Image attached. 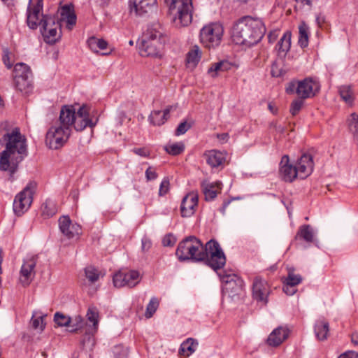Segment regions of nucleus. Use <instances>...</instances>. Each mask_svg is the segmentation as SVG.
I'll return each instance as SVG.
<instances>
[{"instance_id": "nucleus-28", "label": "nucleus", "mask_w": 358, "mask_h": 358, "mask_svg": "<svg viewBox=\"0 0 358 358\" xmlns=\"http://www.w3.org/2000/svg\"><path fill=\"white\" fill-rule=\"evenodd\" d=\"M172 108L171 106H169L163 111L159 110L152 111L149 116L150 122L156 126H161L164 124L169 118Z\"/></svg>"}, {"instance_id": "nucleus-12", "label": "nucleus", "mask_w": 358, "mask_h": 358, "mask_svg": "<svg viewBox=\"0 0 358 358\" xmlns=\"http://www.w3.org/2000/svg\"><path fill=\"white\" fill-rule=\"evenodd\" d=\"M165 43L166 41L143 37L139 47L140 55L143 57H161Z\"/></svg>"}, {"instance_id": "nucleus-57", "label": "nucleus", "mask_w": 358, "mask_h": 358, "mask_svg": "<svg viewBox=\"0 0 358 358\" xmlns=\"http://www.w3.org/2000/svg\"><path fill=\"white\" fill-rule=\"evenodd\" d=\"M145 177L148 180H154L157 178V173L153 168L149 167L145 171Z\"/></svg>"}, {"instance_id": "nucleus-60", "label": "nucleus", "mask_w": 358, "mask_h": 358, "mask_svg": "<svg viewBox=\"0 0 358 358\" xmlns=\"http://www.w3.org/2000/svg\"><path fill=\"white\" fill-rule=\"evenodd\" d=\"M278 30L271 31L268 35V42L271 43H274L278 36Z\"/></svg>"}, {"instance_id": "nucleus-13", "label": "nucleus", "mask_w": 358, "mask_h": 358, "mask_svg": "<svg viewBox=\"0 0 358 358\" xmlns=\"http://www.w3.org/2000/svg\"><path fill=\"white\" fill-rule=\"evenodd\" d=\"M38 256H27L24 260L20 269V282L23 285H29L35 275V267L37 263Z\"/></svg>"}, {"instance_id": "nucleus-44", "label": "nucleus", "mask_w": 358, "mask_h": 358, "mask_svg": "<svg viewBox=\"0 0 358 358\" xmlns=\"http://www.w3.org/2000/svg\"><path fill=\"white\" fill-rule=\"evenodd\" d=\"M301 281L302 277L299 274H295L294 268H289L287 276L283 282H286L291 285L296 286L299 284H300Z\"/></svg>"}, {"instance_id": "nucleus-20", "label": "nucleus", "mask_w": 358, "mask_h": 358, "mask_svg": "<svg viewBox=\"0 0 358 358\" xmlns=\"http://www.w3.org/2000/svg\"><path fill=\"white\" fill-rule=\"evenodd\" d=\"M268 294V286L266 281L259 277H256L252 285L253 298L258 301L266 303Z\"/></svg>"}, {"instance_id": "nucleus-19", "label": "nucleus", "mask_w": 358, "mask_h": 358, "mask_svg": "<svg viewBox=\"0 0 358 358\" xmlns=\"http://www.w3.org/2000/svg\"><path fill=\"white\" fill-rule=\"evenodd\" d=\"M280 176L285 182H292L297 177L296 166L289 163V159L287 155H284L280 162Z\"/></svg>"}, {"instance_id": "nucleus-55", "label": "nucleus", "mask_w": 358, "mask_h": 358, "mask_svg": "<svg viewBox=\"0 0 358 358\" xmlns=\"http://www.w3.org/2000/svg\"><path fill=\"white\" fill-rule=\"evenodd\" d=\"M175 243L176 238L171 234L165 236L162 240V243L164 246H173L175 244Z\"/></svg>"}, {"instance_id": "nucleus-42", "label": "nucleus", "mask_w": 358, "mask_h": 358, "mask_svg": "<svg viewBox=\"0 0 358 358\" xmlns=\"http://www.w3.org/2000/svg\"><path fill=\"white\" fill-rule=\"evenodd\" d=\"M201 52L197 45H194L187 53V62L189 64L196 65L200 60Z\"/></svg>"}, {"instance_id": "nucleus-5", "label": "nucleus", "mask_w": 358, "mask_h": 358, "mask_svg": "<svg viewBox=\"0 0 358 358\" xmlns=\"http://www.w3.org/2000/svg\"><path fill=\"white\" fill-rule=\"evenodd\" d=\"M171 10L176 9L174 22L176 26L187 27L192 21V0H165Z\"/></svg>"}, {"instance_id": "nucleus-32", "label": "nucleus", "mask_w": 358, "mask_h": 358, "mask_svg": "<svg viewBox=\"0 0 358 358\" xmlns=\"http://www.w3.org/2000/svg\"><path fill=\"white\" fill-rule=\"evenodd\" d=\"M61 20H66V26L71 29L73 26L76 23V16L74 13L73 8L68 5L64 6L60 11Z\"/></svg>"}, {"instance_id": "nucleus-41", "label": "nucleus", "mask_w": 358, "mask_h": 358, "mask_svg": "<svg viewBox=\"0 0 358 358\" xmlns=\"http://www.w3.org/2000/svg\"><path fill=\"white\" fill-rule=\"evenodd\" d=\"M341 99L348 104H352L354 101L353 92L350 86L343 85L338 90Z\"/></svg>"}, {"instance_id": "nucleus-52", "label": "nucleus", "mask_w": 358, "mask_h": 358, "mask_svg": "<svg viewBox=\"0 0 358 358\" xmlns=\"http://www.w3.org/2000/svg\"><path fill=\"white\" fill-rule=\"evenodd\" d=\"M192 125V122L187 123L185 121L180 123L176 130V135L180 136L185 134L191 128Z\"/></svg>"}, {"instance_id": "nucleus-64", "label": "nucleus", "mask_w": 358, "mask_h": 358, "mask_svg": "<svg viewBox=\"0 0 358 358\" xmlns=\"http://www.w3.org/2000/svg\"><path fill=\"white\" fill-rule=\"evenodd\" d=\"M217 137L222 141H227L228 139L229 135L227 133H224L222 134H219Z\"/></svg>"}, {"instance_id": "nucleus-14", "label": "nucleus", "mask_w": 358, "mask_h": 358, "mask_svg": "<svg viewBox=\"0 0 358 358\" xmlns=\"http://www.w3.org/2000/svg\"><path fill=\"white\" fill-rule=\"evenodd\" d=\"M96 122L97 120L94 122L90 119L89 110L86 106L83 105L76 112V118L73 126L76 131H83L87 127H94Z\"/></svg>"}, {"instance_id": "nucleus-58", "label": "nucleus", "mask_w": 358, "mask_h": 358, "mask_svg": "<svg viewBox=\"0 0 358 358\" xmlns=\"http://www.w3.org/2000/svg\"><path fill=\"white\" fill-rule=\"evenodd\" d=\"M151 246H152V242L148 238L144 237L142 238L141 249L143 252L148 251L150 249Z\"/></svg>"}, {"instance_id": "nucleus-24", "label": "nucleus", "mask_w": 358, "mask_h": 358, "mask_svg": "<svg viewBox=\"0 0 358 358\" xmlns=\"http://www.w3.org/2000/svg\"><path fill=\"white\" fill-rule=\"evenodd\" d=\"M143 37L152 40L167 41V36L165 34L164 29L159 22H155L149 25Z\"/></svg>"}, {"instance_id": "nucleus-59", "label": "nucleus", "mask_w": 358, "mask_h": 358, "mask_svg": "<svg viewBox=\"0 0 358 358\" xmlns=\"http://www.w3.org/2000/svg\"><path fill=\"white\" fill-rule=\"evenodd\" d=\"M133 152L135 154H136V155H138L139 156H141V157H148V156H149V154H150L149 152L146 149L142 148H134L133 150Z\"/></svg>"}, {"instance_id": "nucleus-63", "label": "nucleus", "mask_w": 358, "mask_h": 358, "mask_svg": "<svg viewBox=\"0 0 358 358\" xmlns=\"http://www.w3.org/2000/svg\"><path fill=\"white\" fill-rule=\"evenodd\" d=\"M268 108L272 113L273 114L277 113V108L275 106V105L273 103H268Z\"/></svg>"}, {"instance_id": "nucleus-45", "label": "nucleus", "mask_w": 358, "mask_h": 358, "mask_svg": "<svg viewBox=\"0 0 358 358\" xmlns=\"http://www.w3.org/2000/svg\"><path fill=\"white\" fill-rule=\"evenodd\" d=\"M184 150L185 145L181 142L168 144L165 146V150L171 155H180Z\"/></svg>"}, {"instance_id": "nucleus-35", "label": "nucleus", "mask_w": 358, "mask_h": 358, "mask_svg": "<svg viewBox=\"0 0 358 358\" xmlns=\"http://www.w3.org/2000/svg\"><path fill=\"white\" fill-rule=\"evenodd\" d=\"M197 346L198 342L194 338H189L180 345V354L188 357L195 352Z\"/></svg>"}, {"instance_id": "nucleus-47", "label": "nucleus", "mask_w": 358, "mask_h": 358, "mask_svg": "<svg viewBox=\"0 0 358 358\" xmlns=\"http://www.w3.org/2000/svg\"><path fill=\"white\" fill-rule=\"evenodd\" d=\"M54 321L59 327H69L71 323L70 317L59 312L55 314Z\"/></svg>"}, {"instance_id": "nucleus-46", "label": "nucleus", "mask_w": 358, "mask_h": 358, "mask_svg": "<svg viewBox=\"0 0 358 358\" xmlns=\"http://www.w3.org/2000/svg\"><path fill=\"white\" fill-rule=\"evenodd\" d=\"M159 304V301L157 298L152 297L151 298L149 303L148 304L146 307V310L145 315L147 318H150L152 317L154 313L156 312L157 309L158 308Z\"/></svg>"}, {"instance_id": "nucleus-53", "label": "nucleus", "mask_w": 358, "mask_h": 358, "mask_svg": "<svg viewBox=\"0 0 358 358\" xmlns=\"http://www.w3.org/2000/svg\"><path fill=\"white\" fill-rule=\"evenodd\" d=\"M169 189V180L168 178H164L162 181L159 189V196H164L165 195Z\"/></svg>"}, {"instance_id": "nucleus-61", "label": "nucleus", "mask_w": 358, "mask_h": 358, "mask_svg": "<svg viewBox=\"0 0 358 358\" xmlns=\"http://www.w3.org/2000/svg\"><path fill=\"white\" fill-rule=\"evenodd\" d=\"M3 62L8 69H11L13 64L10 61V57L8 52H6L3 56Z\"/></svg>"}, {"instance_id": "nucleus-8", "label": "nucleus", "mask_w": 358, "mask_h": 358, "mask_svg": "<svg viewBox=\"0 0 358 358\" xmlns=\"http://www.w3.org/2000/svg\"><path fill=\"white\" fill-rule=\"evenodd\" d=\"M36 189V183L31 181L15 196L13 202V211L15 215L21 216L28 210L33 201V195Z\"/></svg>"}, {"instance_id": "nucleus-23", "label": "nucleus", "mask_w": 358, "mask_h": 358, "mask_svg": "<svg viewBox=\"0 0 358 358\" xmlns=\"http://www.w3.org/2000/svg\"><path fill=\"white\" fill-rule=\"evenodd\" d=\"M289 336V330L284 327H278L273 330L266 339V343L271 347H278Z\"/></svg>"}, {"instance_id": "nucleus-25", "label": "nucleus", "mask_w": 358, "mask_h": 358, "mask_svg": "<svg viewBox=\"0 0 358 358\" xmlns=\"http://www.w3.org/2000/svg\"><path fill=\"white\" fill-rule=\"evenodd\" d=\"M222 184L220 181L215 182H210L208 181H203L201 183V188L203 193L205 195L206 200L214 199L217 193L222 189Z\"/></svg>"}, {"instance_id": "nucleus-43", "label": "nucleus", "mask_w": 358, "mask_h": 358, "mask_svg": "<svg viewBox=\"0 0 358 358\" xmlns=\"http://www.w3.org/2000/svg\"><path fill=\"white\" fill-rule=\"evenodd\" d=\"M86 278L91 282H96L100 277L101 273L93 266H88L85 268Z\"/></svg>"}, {"instance_id": "nucleus-29", "label": "nucleus", "mask_w": 358, "mask_h": 358, "mask_svg": "<svg viewBox=\"0 0 358 358\" xmlns=\"http://www.w3.org/2000/svg\"><path fill=\"white\" fill-rule=\"evenodd\" d=\"M207 163L211 167H218L225 161L226 155L224 152L212 150L205 153Z\"/></svg>"}, {"instance_id": "nucleus-22", "label": "nucleus", "mask_w": 358, "mask_h": 358, "mask_svg": "<svg viewBox=\"0 0 358 358\" xmlns=\"http://www.w3.org/2000/svg\"><path fill=\"white\" fill-rule=\"evenodd\" d=\"M76 118V110L71 106H64L60 110L59 117L55 123L71 130Z\"/></svg>"}, {"instance_id": "nucleus-54", "label": "nucleus", "mask_w": 358, "mask_h": 358, "mask_svg": "<svg viewBox=\"0 0 358 358\" xmlns=\"http://www.w3.org/2000/svg\"><path fill=\"white\" fill-rule=\"evenodd\" d=\"M285 73V71L279 69L277 62H275L272 64L271 66V74L273 77H280L282 76Z\"/></svg>"}, {"instance_id": "nucleus-18", "label": "nucleus", "mask_w": 358, "mask_h": 358, "mask_svg": "<svg viewBox=\"0 0 358 358\" xmlns=\"http://www.w3.org/2000/svg\"><path fill=\"white\" fill-rule=\"evenodd\" d=\"M32 0H29L27 8V22L29 28L36 29L40 24L39 15L43 8V0H37L36 4L31 5Z\"/></svg>"}, {"instance_id": "nucleus-36", "label": "nucleus", "mask_w": 358, "mask_h": 358, "mask_svg": "<svg viewBox=\"0 0 358 358\" xmlns=\"http://www.w3.org/2000/svg\"><path fill=\"white\" fill-rule=\"evenodd\" d=\"M309 27L302 22L299 26V40L298 44L301 48H305L308 45Z\"/></svg>"}, {"instance_id": "nucleus-27", "label": "nucleus", "mask_w": 358, "mask_h": 358, "mask_svg": "<svg viewBox=\"0 0 358 358\" xmlns=\"http://www.w3.org/2000/svg\"><path fill=\"white\" fill-rule=\"evenodd\" d=\"M291 32L289 31H287L278 42L275 49L279 57H285L287 53L289 52L291 47Z\"/></svg>"}, {"instance_id": "nucleus-3", "label": "nucleus", "mask_w": 358, "mask_h": 358, "mask_svg": "<svg viewBox=\"0 0 358 358\" xmlns=\"http://www.w3.org/2000/svg\"><path fill=\"white\" fill-rule=\"evenodd\" d=\"M264 32L265 27L260 20L247 16L234 26L231 38L236 44L251 47L261 41Z\"/></svg>"}, {"instance_id": "nucleus-48", "label": "nucleus", "mask_w": 358, "mask_h": 358, "mask_svg": "<svg viewBox=\"0 0 358 358\" xmlns=\"http://www.w3.org/2000/svg\"><path fill=\"white\" fill-rule=\"evenodd\" d=\"M349 128L354 136L358 139V115L352 113L349 120Z\"/></svg>"}, {"instance_id": "nucleus-31", "label": "nucleus", "mask_w": 358, "mask_h": 358, "mask_svg": "<svg viewBox=\"0 0 358 358\" xmlns=\"http://www.w3.org/2000/svg\"><path fill=\"white\" fill-rule=\"evenodd\" d=\"M13 83L16 90L24 94H29L34 88L33 77H28L27 76L23 78L13 79Z\"/></svg>"}, {"instance_id": "nucleus-9", "label": "nucleus", "mask_w": 358, "mask_h": 358, "mask_svg": "<svg viewBox=\"0 0 358 358\" xmlns=\"http://www.w3.org/2000/svg\"><path fill=\"white\" fill-rule=\"evenodd\" d=\"M71 133V129L54 123L47 131L45 144L50 149H59L66 143Z\"/></svg>"}, {"instance_id": "nucleus-30", "label": "nucleus", "mask_w": 358, "mask_h": 358, "mask_svg": "<svg viewBox=\"0 0 358 358\" xmlns=\"http://www.w3.org/2000/svg\"><path fill=\"white\" fill-rule=\"evenodd\" d=\"M234 66V63L229 62V60L224 59L212 64L208 70V73L210 74L212 77H215L219 73L231 70Z\"/></svg>"}, {"instance_id": "nucleus-50", "label": "nucleus", "mask_w": 358, "mask_h": 358, "mask_svg": "<svg viewBox=\"0 0 358 358\" xmlns=\"http://www.w3.org/2000/svg\"><path fill=\"white\" fill-rule=\"evenodd\" d=\"M303 99L299 97V99H296L292 102L289 111L292 115H296L301 110L304 104Z\"/></svg>"}, {"instance_id": "nucleus-11", "label": "nucleus", "mask_w": 358, "mask_h": 358, "mask_svg": "<svg viewBox=\"0 0 358 358\" xmlns=\"http://www.w3.org/2000/svg\"><path fill=\"white\" fill-rule=\"evenodd\" d=\"M157 0L129 1V8L130 14L137 17L148 16L157 8Z\"/></svg>"}, {"instance_id": "nucleus-1", "label": "nucleus", "mask_w": 358, "mask_h": 358, "mask_svg": "<svg viewBox=\"0 0 358 358\" xmlns=\"http://www.w3.org/2000/svg\"><path fill=\"white\" fill-rule=\"evenodd\" d=\"M176 255L180 262H203L214 271L222 268L226 264L225 255L214 239L203 245L196 236H189L179 243Z\"/></svg>"}, {"instance_id": "nucleus-4", "label": "nucleus", "mask_w": 358, "mask_h": 358, "mask_svg": "<svg viewBox=\"0 0 358 358\" xmlns=\"http://www.w3.org/2000/svg\"><path fill=\"white\" fill-rule=\"evenodd\" d=\"M87 320L92 323V325H87L84 319L80 315H75L71 317V323L69 325L70 332H76L85 328V333L87 335H93L98 329L99 324V311L94 306L88 308L86 314Z\"/></svg>"}, {"instance_id": "nucleus-38", "label": "nucleus", "mask_w": 358, "mask_h": 358, "mask_svg": "<svg viewBox=\"0 0 358 358\" xmlns=\"http://www.w3.org/2000/svg\"><path fill=\"white\" fill-rule=\"evenodd\" d=\"M41 212L43 216L50 217L57 213V206L55 201L46 199L41 206Z\"/></svg>"}, {"instance_id": "nucleus-40", "label": "nucleus", "mask_w": 358, "mask_h": 358, "mask_svg": "<svg viewBox=\"0 0 358 358\" xmlns=\"http://www.w3.org/2000/svg\"><path fill=\"white\" fill-rule=\"evenodd\" d=\"M296 236L300 237L308 243L314 241V232L308 224L301 226L297 232Z\"/></svg>"}, {"instance_id": "nucleus-37", "label": "nucleus", "mask_w": 358, "mask_h": 358, "mask_svg": "<svg viewBox=\"0 0 358 358\" xmlns=\"http://www.w3.org/2000/svg\"><path fill=\"white\" fill-rule=\"evenodd\" d=\"M44 41L49 44L55 43L61 38V28L50 29L48 31H41Z\"/></svg>"}, {"instance_id": "nucleus-16", "label": "nucleus", "mask_w": 358, "mask_h": 358, "mask_svg": "<svg viewBox=\"0 0 358 358\" xmlns=\"http://www.w3.org/2000/svg\"><path fill=\"white\" fill-rule=\"evenodd\" d=\"M222 283L225 284V289L231 290L234 294H238L243 285V280L234 273H227L223 271L219 274Z\"/></svg>"}, {"instance_id": "nucleus-21", "label": "nucleus", "mask_w": 358, "mask_h": 358, "mask_svg": "<svg viewBox=\"0 0 358 358\" xmlns=\"http://www.w3.org/2000/svg\"><path fill=\"white\" fill-rule=\"evenodd\" d=\"M198 195L196 193L190 192L183 199L180 206V211L182 217H190L192 215L197 207Z\"/></svg>"}, {"instance_id": "nucleus-15", "label": "nucleus", "mask_w": 358, "mask_h": 358, "mask_svg": "<svg viewBox=\"0 0 358 358\" xmlns=\"http://www.w3.org/2000/svg\"><path fill=\"white\" fill-rule=\"evenodd\" d=\"M60 231L69 239L78 236L81 233L79 224L73 223L69 216H62L59 219Z\"/></svg>"}, {"instance_id": "nucleus-26", "label": "nucleus", "mask_w": 358, "mask_h": 358, "mask_svg": "<svg viewBox=\"0 0 358 358\" xmlns=\"http://www.w3.org/2000/svg\"><path fill=\"white\" fill-rule=\"evenodd\" d=\"M314 332L318 341L327 340L329 332V322L324 318L318 319L314 325Z\"/></svg>"}, {"instance_id": "nucleus-17", "label": "nucleus", "mask_w": 358, "mask_h": 358, "mask_svg": "<svg viewBox=\"0 0 358 358\" xmlns=\"http://www.w3.org/2000/svg\"><path fill=\"white\" fill-rule=\"evenodd\" d=\"M297 177L304 179L311 174L313 170V157L309 154H303L295 164Z\"/></svg>"}, {"instance_id": "nucleus-2", "label": "nucleus", "mask_w": 358, "mask_h": 358, "mask_svg": "<svg viewBox=\"0 0 358 358\" xmlns=\"http://www.w3.org/2000/svg\"><path fill=\"white\" fill-rule=\"evenodd\" d=\"M2 136L6 142V149L1 153L0 170L8 171L9 179L13 181L20 163L27 155V139L17 127L10 132L2 134Z\"/></svg>"}, {"instance_id": "nucleus-7", "label": "nucleus", "mask_w": 358, "mask_h": 358, "mask_svg": "<svg viewBox=\"0 0 358 358\" xmlns=\"http://www.w3.org/2000/svg\"><path fill=\"white\" fill-rule=\"evenodd\" d=\"M224 29L220 23H210L200 30L201 43L207 48H215L221 43Z\"/></svg>"}, {"instance_id": "nucleus-33", "label": "nucleus", "mask_w": 358, "mask_h": 358, "mask_svg": "<svg viewBox=\"0 0 358 358\" xmlns=\"http://www.w3.org/2000/svg\"><path fill=\"white\" fill-rule=\"evenodd\" d=\"M41 31H48L50 29L61 28L59 20L54 15H45L40 21Z\"/></svg>"}, {"instance_id": "nucleus-51", "label": "nucleus", "mask_w": 358, "mask_h": 358, "mask_svg": "<svg viewBox=\"0 0 358 358\" xmlns=\"http://www.w3.org/2000/svg\"><path fill=\"white\" fill-rule=\"evenodd\" d=\"M31 323L32 325V327L34 329H39L41 331H42L45 328V323L43 322V316H38L36 317L34 315H33Z\"/></svg>"}, {"instance_id": "nucleus-62", "label": "nucleus", "mask_w": 358, "mask_h": 358, "mask_svg": "<svg viewBox=\"0 0 358 358\" xmlns=\"http://www.w3.org/2000/svg\"><path fill=\"white\" fill-rule=\"evenodd\" d=\"M338 358H358V353L355 352H345L341 355Z\"/></svg>"}, {"instance_id": "nucleus-49", "label": "nucleus", "mask_w": 358, "mask_h": 358, "mask_svg": "<svg viewBox=\"0 0 358 358\" xmlns=\"http://www.w3.org/2000/svg\"><path fill=\"white\" fill-rule=\"evenodd\" d=\"M113 353L115 358H127L128 355V349L122 345H117L114 346Z\"/></svg>"}, {"instance_id": "nucleus-6", "label": "nucleus", "mask_w": 358, "mask_h": 358, "mask_svg": "<svg viewBox=\"0 0 358 358\" xmlns=\"http://www.w3.org/2000/svg\"><path fill=\"white\" fill-rule=\"evenodd\" d=\"M320 89L319 83L312 78H306L303 80L292 81L286 87L287 94H296L301 99H308L313 97Z\"/></svg>"}, {"instance_id": "nucleus-39", "label": "nucleus", "mask_w": 358, "mask_h": 358, "mask_svg": "<svg viewBox=\"0 0 358 358\" xmlns=\"http://www.w3.org/2000/svg\"><path fill=\"white\" fill-rule=\"evenodd\" d=\"M87 45L93 52H98L99 50L106 49L108 43L103 39L91 37L87 40Z\"/></svg>"}, {"instance_id": "nucleus-10", "label": "nucleus", "mask_w": 358, "mask_h": 358, "mask_svg": "<svg viewBox=\"0 0 358 358\" xmlns=\"http://www.w3.org/2000/svg\"><path fill=\"white\" fill-rule=\"evenodd\" d=\"M141 280L138 271L136 270H120L115 273L113 278V285L115 287H134Z\"/></svg>"}, {"instance_id": "nucleus-56", "label": "nucleus", "mask_w": 358, "mask_h": 358, "mask_svg": "<svg viewBox=\"0 0 358 358\" xmlns=\"http://www.w3.org/2000/svg\"><path fill=\"white\" fill-rule=\"evenodd\" d=\"M296 286L289 285L286 282H284L283 285V292L289 296H292L296 292V289L295 288Z\"/></svg>"}, {"instance_id": "nucleus-34", "label": "nucleus", "mask_w": 358, "mask_h": 358, "mask_svg": "<svg viewBox=\"0 0 358 358\" xmlns=\"http://www.w3.org/2000/svg\"><path fill=\"white\" fill-rule=\"evenodd\" d=\"M27 76L28 77H33V74L30 67L22 62L17 63L14 66L13 71V79L15 78H23Z\"/></svg>"}]
</instances>
